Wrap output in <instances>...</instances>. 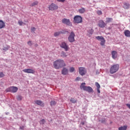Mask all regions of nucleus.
<instances>
[{
  "mask_svg": "<svg viewBox=\"0 0 130 130\" xmlns=\"http://www.w3.org/2000/svg\"><path fill=\"white\" fill-rule=\"evenodd\" d=\"M70 73H73L75 72V68L74 67H71L69 70Z\"/></svg>",
  "mask_w": 130,
  "mask_h": 130,
  "instance_id": "29",
  "label": "nucleus"
},
{
  "mask_svg": "<svg viewBox=\"0 0 130 130\" xmlns=\"http://www.w3.org/2000/svg\"><path fill=\"white\" fill-rule=\"evenodd\" d=\"M61 22L63 24H66V25H68V26H72L71 21H70L69 19L63 18V19H62Z\"/></svg>",
  "mask_w": 130,
  "mask_h": 130,
  "instance_id": "11",
  "label": "nucleus"
},
{
  "mask_svg": "<svg viewBox=\"0 0 130 130\" xmlns=\"http://www.w3.org/2000/svg\"><path fill=\"white\" fill-rule=\"evenodd\" d=\"M97 92L99 93V94H100V88H97Z\"/></svg>",
  "mask_w": 130,
  "mask_h": 130,
  "instance_id": "40",
  "label": "nucleus"
},
{
  "mask_svg": "<svg viewBox=\"0 0 130 130\" xmlns=\"http://www.w3.org/2000/svg\"><path fill=\"white\" fill-rule=\"evenodd\" d=\"M6 27V23L4 21L0 20V29H3Z\"/></svg>",
  "mask_w": 130,
  "mask_h": 130,
  "instance_id": "16",
  "label": "nucleus"
},
{
  "mask_svg": "<svg viewBox=\"0 0 130 130\" xmlns=\"http://www.w3.org/2000/svg\"><path fill=\"white\" fill-rule=\"evenodd\" d=\"M98 26L100 28H104L106 26V23L103 20H99Z\"/></svg>",
  "mask_w": 130,
  "mask_h": 130,
  "instance_id": "12",
  "label": "nucleus"
},
{
  "mask_svg": "<svg viewBox=\"0 0 130 130\" xmlns=\"http://www.w3.org/2000/svg\"><path fill=\"white\" fill-rule=\"evenodd\" d=\"M69 71L68 70V69L66 68H63V69L62 70L61 73H62V75H63L64 76H66V75H67V74H68Z\"/></svg>",
  "mask_w": 130,
  "mask_h": 130,
  "instance_id": "17",
  "label": "nucleus"
},
{
  "mask_svg": "<svg viewBox=\"0 0 130 130\" xmlns=\"http://www.w3.org/2000/svg\"><path fill=\"white\" fill-rule=\"evenodd\" d=\"M119 70V65L116 64L111 66L110 69V74H114Z\"/></svg>",
  "mask_w": 130,
  "mask_h": 130,
  "instance_id": "3",
  "label": "nucleus"
},
{
  "mask_svg": "<svg viewBox=\"0 0 130 130\" xmlns=\"http://www.w3.org/2000/svg\"><path fill=\"white\" fill-rule=\"evenodd\" d=\"M79 74L81 76H85L87 74V70L84 67H80L79 68Z\"/></svg>",
  "mask_w": 130,
  "mask_h": 130,
  "instance_id": "10",
  "label": "nucleus"
},
{
  "mask_svg": "<svg viewBox=\"0 0 130 130\" xmlns=\"http://www.w3.org/2000/svg\"><path fill=\"white\" fill-rule=\"evenodd\" d=\"M88 33L89 34H90V35H92L93 34V32H94V30H93V29H90L88 30Z\"/></svg>",
  "mask_w": 130,
  "mask_h": 130,
  "instance_id": "28",
  "label": "nucleus"
},
{
  "mask_svg": "<svg viewBox=\"0 0 130 130\" xmlns=\"http://www.w3.org/2000/svg\"><path fill=\"white\" fill-rule=\"evenodd\" d=\"M125 36L126 37H130V31L128 30H125L124 32Z\"/></svg>",
  "mask_w": 130,
  "mask_h": 130,
  "instance_id": "18",
  "label": "nucleus"
},
{
  "mask_svg": "<svg viewBox=\"0 0 130 130\" xmlns=\"http://www.w3.org/2000/svg\"><path fill=\"white\" fill-rule=\"evenodd\" d=\"M80 80H81V77H77L76 81H80Z\"/></svg>",
  "mask_w": 130,
  "mask_h": 130,
  "instance_id": "39",
  "label": "nucleus"
},
{
  "mask_svg": "<svg viewBox=\"0 0 130 130\" xmlns=\"http://www.w3.org/2000/svg\"><path fill=\"white\" fill-rule=\"evenodd\" d=\"M40 124H44L45 123V120L44 119H43L40 120Z\"/></svg>",
  "mask_w": 130,
  "mask_h": 130,
  "instance_id": "31",
  "label": "nucleus"
},
{
  "mask_svg": "<svg viewBox=\"0 0 130 130\" xmlns=\"http://www.w3.org/2000/svg\"><path fill=\"white\" fill-rule=\"evenodd\" d=\"M48 9L49 11H55L58 9V6L55 4L52 3L49 6Z\"/></svg>",
  "mask_w": 130,
  "mask_h": 130,
  "instance_id": "8",
  "label": "nucleus"
},
{
  "mask_svg": "<svg viewBox=\"0 0 130 130\" xmlns=\"http://www.w3.org/2000/svg\"><path fill=\"white\" fill-rule=\"evenodd\" d=\"M66 66H67L66 62L61 59H57L53 62V67L56 70H59Z\"/></svg>",
  "mask_w": 130,
  "mask_h": 130,
  "instance_id": "1",
  "label": "nucleus"
},
{
  "mask_svg": "<svg viewBox=\"0 0 130 130\" xmlns=\"http://www.w3.org/2000/svg\"><path fill=\"white\" fill-rule=\"evenodd\" d=\"M73 22L76 24H80L83 22V18H82V16L80 15H76L74 17Z\"/></svg>",
  "mask_w": 130,
  "mask_h": 130,
  "instance_id": "4",
  "label": "nucleus"
},
{
  "mask_svg": "<svg viewBox=\"0 0 130 130\" xmlns=\"http://www.w3.org/2000/svg\"><path fill=\"white\" fill-rule=\"evenodd\" d=\"M18 23L20 26H22L23 24H24V22L23 21H22V20H19Z\"/></svg>",
  "mask_w": 130,
  "mask_h": 130,
  "instance_id": "30",
  "label": "nucleus"
},
{
  "mask_svg": "<svg viewBox=\"0 0 130 130\" xmlns=\"http://www.w3.org/2000/svg\"><path fill=\"white\" fill-rule=\"evenodd\" d=\"M27 44L28 45H29V46H31L32 45H33V43H32V42L31 41H29L27 42Z\"/></svg>",
  "mask_w": 130,
  "mask_h": 130,
  "instance_id": "34",
  "label": "nucleus"
},
{
  "mask_svg": "<svg viewBox=\"0 0 130 130\" xmlns=\"http://www.w3.org/2000/svg\"><path fill=\"white\" fill-rule=\"evenodd\" d=\"M112 57L113 59H115L117 57V52L116 51H112L111 52Z\"/></svg>",
  "mask_w": 130,
  "mask_h": 130,
  "instance_id": "15",
  "label": "nucleus"
},
{
  "mask_svg": "<svg viewBox=\"0 0 130 130\" xmlns=\"http://www.w3.org/2000/svg\"><path fill=\"white\" fill-rule=\"evenodd\" d=\"M5 77V74L3 72L0 73V78H4Z\"/></svg>",
  "mask_w": 130,
  "mask_h": 130,
  "instance_id": "35",
  "label": "nucleus"
},
{
  "mask_svg": "<svg viewBox=\"0 0 130 130\" xmlns=\"http://www.w3.org/2000/svg\"><path fill=\"white\" fill-rule=\"evenodd\" d=\"M60 56L61 57H67V56H68V55H67V53L64 51H62L60 54Z\"/></svg>",
  "mask_w": 130,
  "mask_h": 130,
  "instance_id": "21",
  "label": "nucleus"
},
{
  "mask_svg": "<svg viewBox=\"0 0 130 130\" xmlns=\"http://www.w3.org/2000/svg\"><path fill=\"white\" fill-rule=\"evenodd\" d=\"M78 12L80 14H84L86 12V9L84 8H81L78 10Z\"/></svg>",
  "mask_w": 130,
  "mask_h": 130,
  "instance_id": "19",
  "label": "nucleus"
},
{
  "mask_svg": "<svg viewBox=\"0 0 130 130\" xmlns=\"http://www.w3.org/2000/svg\"><path fill=\"white\" fill-rule=\"evenodd\" d=\"M60 47L61 48H63L65 51H69L70 49V47H69V45H68L67 43L64 42H62L61 43V44L60 45Z\"/></svg>",
  "mask_w": 130,
  "mask_h": 130,
  "instance_id": "9",
  "label": "nucleus"
},
{
  "mask_svg": "<svg viewBox=\"0 0 130 130\" xmlns=\"http://www.w3.org/2000/svg\"><path fill=\"white\" fill-rule=\"evenodd\" d=\"M31 32H35V30H36V28L35 27H31Z\"/></svg>",
  "mask_w": 130,
  "mask_h": 130,
  "instance_id": "38",
  "label": "nucleus"
},
{
  "mask_svg": "<svg viewBox=\"0 0 130 130\" xmlns=\"http://www.w3.org/2000/svg\"><path fill=\"white\" fill-rule=\"evenodd\" d=\"M123 8H124L125 10H128V8H129V4L124 3Z\"/></svg>",
  "mask_w": 130,
  "mask_h": 130,
  "instance_id": "20",
  "label": "nucleus"
},
{
  "mask_svg": "<svg viewBox=\"0 0 130 130\" xmlns=\"http://www.w3.org/2000/svg\"><path fill=\"white\" fill-rule=\"evenodd\" d=\"M80 89L83 90V91H86L88 93H92L93 92V88L90 86H86V83H82L80 85Z\"/></svg>",
  "mask_w": 130,
  "mask_h": 130,
  "instance_id": "2",
  "label": "nucleus"
},
{
  "mask_svg": "<svg viewBox=\"0 0 130 130\" xmlns=\"http://www.w3.org/2000/svg\"><path fill=\"white\" fill-rule=\"evenodd\" d=\"M38 5V2L36 1L30 5V7H34V6H37Z\"/></svg>",
  "mask_w": 130,
  "mask_h": 130,
  "instance_id": "25",
  "label": "nucleus"
},
{
  "mask_svg": "<svg viewBox=\"0 0 130 130\" xmlns=\"http://www.w3.org/2000/svg\"><path fill=\"white\" fill-rule=\"evenodd\" d=\"M60 34H62V32H61V31L56 32L54 34V36L55 37H56V36H59V35H60Z\"/></svg>",
  "mask_w": 130,
  "mask_h": 130,
  "instance_id": "23",
  "label": "nucleus"
},
{
  "mask_svg": "<svg viewBox=\"0 0 130 130\" xmlns=\"http://www.w3.org/2000/svg\"><path fill=\"white\" fill-rule=\"evenodd\" d=\"M112 18H106V23H110V22H112Z\"/></svg>",
  "mask_w": 130,
  "mask_h": 130,
  "instance_id": "24",
  "label": "nucleus"
},
{
  "mask_svg": "<svg viewBox=\"0 0 130 130\" xmlns=\"http://www.w3.org/2000/svg\"><path fill=\"white\" fill-rule=\"evenodd\" d=\"M70 101L72 102V103H77V100H75V99L71 98V99H70Z\"/></svg>",
  "mask_w": 130,
  "mask_h": 130,
  "instance_id": "26",
  "label": "nucleus"
},
{
  "mask_svg": "<svg viewBox=\"0 0 130 130\" xmlns=\"http://www.w3.org/2000/svg\"><path fill=\"white\" fill-rule=\"evenodd\" d=\"M81 124H82V125H84V124H85V122H81Z\"/></svg>",
  "mask_w": 130,
  "mask_h": 130,
  "instance_id": "42",
  "label": "nucleus"
},
{
  "mask_svg": "<svg viewBox=\"0 0 130 130\" xmlns=\"http://www.w3.org/2000/svg\"><path fill=\"white\" fill-rule=\"evenodd\" d=\"M22 98H23V97H22V96H21V95H18L17 97V99L19 101H21V100H22Z\"/></svg>",
  "mask_w": 130,
  "mask_h": 130,
  "instance_id": "32",
  "label": "nucleus"
},
{
  "mask_svg": "<svg viewBox=\"0 0 130 130\" xmlns=\"http://www.w3.org/2000/svg\"><path fill=\"white\" fill-rule=\"evenodd\" d=\"M127 128V126L124 125L123 126L119 127L118 128V130H126Z\"/></svg>",
  "mask_w": 130,
  "mask_h": 130,
  "instance_id": "22",
  "label": "nucleus"
},
{
  "mask_svg": "<svg viewBox=\"0 0 130 130\" xmlns=\"http://www.w3.org/2000/svg\"><path fill=\"white\" fill-rule=\"evenodd\" d=\"M8 49H9V48H5L4 50H8Z\"/></svg>",
  "mask_w": 130,
  "mask_h": 130,
  "instance_id": "43",
  "label": "nucleus"
},
{
  "mask_svg": "<svg viewBox=\"0 0 130 130\" xmlns=\"http://www.w3.org/2000/svg\"><path fill=\"white\" fill-rule=\"evenodd\" d=\"M95 85L96 87H97V89L100 88V84H99V83H98V82H95Z\"/></svg>",
  "mask_w": 130,
  "mask_h": 130,
  "instance_id": "33",
  "label": "nucleus"
},
{
  "mask_svg": "<svg viewBox=\"0 0 130 130\" xmlns=\"http://www.w3.org/2000/svg\"><path fill=\"white\" fill-rule=\"evenodd\" d=\"M57 2H59V3H64L66 0H57Z\"/></svg>",
  "mask_w": 130,
  "mask_h": 130,
  "instance_id": "37",
  "label": "nucleus"
},
{
  "mask_svg": "<svg viewBox=\"0 0 130 130\" xmlns=\"http://www.w3.org/2000/svg\"><path fill=\"white\" fill-rule=\"evenodd\" d=\"M18 91V87L16 86H11L6 89V92H11V93H16Z\"/></svg>",
  "mask_w": 130,
  "mask_h": 130,
  "instance_id": "7",
  "label": "nucleus"
},
{
  "mask_svg": "<svg viewBox=\"0 0 130 130\" xmlns=\"http://www.w3.org/2000/svg\"><path fill=\"white\" fill-rule=\"evenodd\" d=\"M75 36H76V35H75V32H74V31H72L68 37V41H69V42H70L71 43L75 42Z\"/></svg>",
  "mask_w": 130,
  "mask_h": 130,
  "instance_id": "5",
  "label": "nucleus"
},
{
  "mask_svg": "<svg viewBox=\"0 0 130 130\" xmlns=\"http://www.w3.org/2000/svg\"><path fill=\"white\" fill-rule=\"evenodd\" d=\"M35 46L36 47H37V46H38V44H36L35 45Z\"/></svg>",
  "mask_w": 130,
  "mask_h": 130,
  "instance_id": "44",
  "label": "nucleus"
},
{
  "mask_svg": "<svg viewBox=\"0 0 130 130\" xmlns=\"http://www.w3.org/2000/svg\"><path fill=\"white\" fill-rule=\"evenodd\" d=\"M35 103L37 105H39V106H41L42 107H44V104L43 103V102L40 100L35 101Z\"/></svg>",
  "mask_w": 130,
  "mask_h": 130,
  "instance_id": "14",
  "label": "nucleus"
},
{
  "mask_svg": "<svg viewBox=\"0 0 130 130\" xmlns=\"http://www.w3.org/2000/svg\"><path fill=\"white\" fill-rule=\"evenodd\" d=\"M22 72H24V73H27V74H34L35 73V71L30 69H24L22 70Z\"/></svg>",
  "mask_w": 130,
  "mask_h": 130,
  "instance_id": "13",
  "label": "nucleus"
},
{
  "mask_svg": "<svg viewBox=\"0 0 130 130\" xmlns=\"http://www.w3.org/2000/svg\"><path fill=\"white\" fill-rule=\"evenodd\" d=\"M126 105L128 107V109H130V104H127Z\"/></svg>",
  "mask_w": 130,
  "mask_h": 130,
  "instance_id": "41",
  "label": "nucleus"
},
{
  "mask_svg": "<svg viewBox=\"0 0 130 130\" xmlns=\"http://www.w3.org/2000/svg\"><path fill=\"white\" fill-rule=\"evenodd\" d=\"M96 39L99 41H101L100 44L102 46H104V44H105V39L103 38L102 36H97L95 37Z\"/></svg>",
  "mask_w": 130,
  "mask_h": 130,
  "instance_id": "6",
  "label": "nucleus"
},
{
  "mask_svg": "<svg viewBox=\"0 0 130 130\" xmlns=\"http://www.w3.org/2000/svg\"><path fill=\"white\" fill-rule=\"evenodd\" d=\"M98 15H102V11L99 10L97 11Z\"/></svg>",
  "mask_w": 130,
  "mask_h": 130,
  "instance_id": "36",
  "label": "nucleus"
},
{
  "mask_svg": "<svg viewBox=\"0 0 130 130\" xmlns=\"http://www.w3.org/2000/svg\"><path fill=\"white\" fill-rule=\"evenodd\" d=\"M55 104H56V102H55L54 101H51V102H50L51 106H54V105H55Z\"/></svg>",
  "mask_w": 130,
  "mask_h": 130,
  "instance_id": "27",
  "label": "nucleus"
}]
</instances>
